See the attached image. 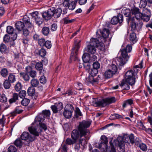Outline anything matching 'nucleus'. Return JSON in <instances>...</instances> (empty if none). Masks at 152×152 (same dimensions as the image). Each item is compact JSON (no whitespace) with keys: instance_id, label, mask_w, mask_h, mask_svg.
<instances>
[{"instance_id":"nucleus-1","label":"nucleus","mask_w":152,"mask_h":152,"mask_svg":"<svg viewBox=\"0 0 152 152\" xmlns=\"http://www.w3.org/2000/svg\"><path fill=\"white\" fill-rule=\"evenodd\" d=\"M37 121H35L31 124V126L28 128V130L34 136L30 134L27 132H23L20 135V137L22 140H27L29 142H32L35 139V136H38L41 132L42 129L45 130L47 129V126L44 123L39 122V126L35 125Z\"/></svg>"},{"instance_id":"nucleus-2","label":"nucleus","mask_w":152,"mask_h":152,"mask_svg":"<svg viewBox=\"0 0 152 152\" xmlns=\"http://www.w3.org/2000/svg\"><path fill=\"white\" fill-rule=\"evenodd\" d=\"M91 123L90 120H83L79 123L77 130L80 135V143L83 145H86L87 144L86 139L90 133L89 130L87 128L90 126Z\"/></svg>"},{"instance_id":"nucleus-3","label":"nucleus","mask_w":152,"mask_h":152,"mask_svg":"<svg viewBox=\"0 0 152 152\" xmlns=\"http://www.w3.org/2000/svg\"><path fill=\"white\" fill-rule=\"evenodd\" d=\"M71 137L73 140L70 138H67L65 141L66 144L69 145H73L76 143L78 140V143H77L75 146V149H78L80 147V145L85 147L86 145H83L80 143L79 140L80 139V135L79 134V132L77 130H74L72 133Z\"/></svg>"},{"instance_id":"nucleus-4","label":"nucleus","mask_w":152,"mask_h":152,"mask_svg":"<svg viewBox=\"0 0 152 152\" xmlns=\"http://www.w3.org/2000/svg\"><path fill=\"white\" fill-rule=\"evenodd\" d=\"M62 12V9L58 8L56 10L54 7H52L48 9L47 12H44L42 14L43 17L46 20H48L53 16L56 18L60 17Z\"/></svg>"},{"instance_id":"nucleus-5","label":"nucleus","mask_w":152,"mask_h":152,"mask_svg":"<svg viewBox=\"0 0 152 152\" xmlns=\"http://www.w3.org/2000/svg\"><path fill=\"white\" fill-rule=\"evenodd\" d=\"M138 69L136 68H134L128 71L125 74V79L126 81L129 82L132 86L135 82V76L138 72Z\"/></svg>"},{"instance_id":"nucleus-6","label":"nucleus","mask_w":152,"mask_h":152,"mask_svg":"<svg viewBox=\"0 0 152 152\" xmlns=\"http://www.w3.org/2000/svg\"><path fill=\"white\" fill-rule=\"evenodd\" d=\"M127 19L128 23L129 21H131V27L132 30L139 32L141 30L143 25V23L142 22L136 20L133 17L132 18H130Z\"/></svg>"},{"instance_id":"nucleus-7","label":"nucleus","mask_w":152,"mask_h":152,"mask_svg":"<svg viewBox=\"0 0 152 152\" xmlns=\"http://www.w3.org/2000/svg\"><path fill=\"white\" fill-rule=\"evenodd\" d=\"M121 56L117 58L116 64L117 65L122 66L124 64L129 58V56L127 54L128 53L126 50L125 49L121 50Z\"/></svg>"},{"instance_id":"nucleus-8","label":"nucleus","mask_w":152,"mask_h":152,"mask_svg":"<svg viewBox=\"0 0 152 152\" xmlns=\"http://www.w3.org/2000/svg\"><path fill=\"white\" fill-rule=\"evenodd\" d=\"M116 101V99L114 97L106 98L102 100L98 101L96 104L99 106L104 107L108 104L114 103Z\"/></svg>"},{"instance_id":"nucleus-9","label":"nucleus","mask_w":152,"mask_h":152,"mask_svg":"<svg viewBox=\"0 0 152 152\" xmlns=\"http://www.w3.org/2000/svg\"><path fill=\"white\" fill-rule=\"evenodd\" d=\"M81 42V40H80L78 41H75V45L72 48L71 52V54L70 56V59L72 60V58L74 57L75 60L77 58V52L79 48L80 44V43Z\"/></svg>"},{"instance_id":"nucleus-10","label":"nucleus","mask_w":152,"mask_h":152,"mask_svg":"<svg viewBox=\"0 0 152 152\" xmlns=\"http://www.w3.org/2000/svg\"><path fill=\"white\" fill-rule=\"evenodd\" d=\"M114 143L115 145L118 146L119 152H125L124 142L121 137H118L114 140Z\"/></svg>"},{"instance_id":"nucleus-11","label":"nucleus","mask_w":152,"mask_h":152,"mask_svg":"<svg viewBox=\"0 0 152 152\" xmlns=\"http://www.w3.org/2000/svg\"><path fill=\"white\" fill-rule=\"evenodd\" d=\"M102 141L99 145V148H102L104 151L105 150L107 151V144L108 143V140L107 137L105 135H102L101 137Z\"/></svg>"},{"instance_id":"nucleus-12","label":"nucleus","mask_w":152,"mask_h":152,"mask_svg":"<svg viewBox=\"0 0 152 152\" xmlns=\"http://www.w3.org/2000/svg\"><path fill=\"white\" fill-rule=\"evenodd\" d=\"M123 16L120 14L118 15L117 17H114L111 20V23L113 25L117 24L118 23H122L123 21Z\"/></svg>"},{"instance_id":"nucleus-13","label":"nucleus","mask_w":152,"mask_h":152,"mask_svg":"<svg viewBox=\"0 0 152 152\" xmlns=\"http://www.w3.org/2000/svg\"><path fill=\"white\" fill-rule=\"evenodd\" d=\"M32 18L35 21V23L38 25H40L42 23L41 18L38 16V13L37 12H33L31 14Z\"/></svg>"},{"instance_id":"nucleus-14","label":"nucleus","mask_w":152,"mask_h":152,"mask_svg":"<svg viewBox=\"0 0 152 152\" xmlns=\"http://www.w3.org/2000/svg\"><path fill=\"white\" fill-rule=\"evenodd\" d=\"M132 15H134L136 20H140L142 15V14L140 13L139 11V9L137 8H134L132 10Z\"/></svg>"},{"instance_id":"nucleus-15","label":"nucleus","mask_w":152,"mask_h":152,"mask_svg":"<svg viewBox=\"0 0 152 152\" xmlns=\"http://www.w3.org/2000/svg\"><path fill=\"white\" fill-rule=\"evenodd\" d=\"M115 62L116 63V61H113V64L109 65L107 67V69L111 72L114 75L116 73L118 70L116 65L114 64Z\"/></svg>"},{"instance_id":"nucleus-16","label":"nucleus","mask_w":152,"mask_h":152,"mask_svg":"<svg viewBox=\"0 0 152 152\" xmlns=\"http://www.w3.org/2000/svg\"><path fill=\"white\" fill-rule=\"evenodd\" d=\"M129 85H131V84L129 82H127L126 81V79H124L120 84V86L122 90H128L130 88Z\"/></svg>"},{"instance_id":"nucleus-17","label":"nucleus","mask_w":152,"mask_h":152,"mask_svg":"<svg viewBox=\"0 0 152 152\" xmlns=\"http://www.w3.org/2000/svg\"><path fill=\"white\" fill-rule=\"evenodd\" d=\"M23 20L25 23L26 27H27L28 29L33 27V25L30 21V19L27 15H25L23 18Z\"/></svg>"},{"instance_id":"nucleus-18","label":"nucleus","mask_w":152,"mask_h":152,"mask_svg":"<svg viewBox=\"0 0 152 152\" xmlns=\"http://www.w3.org/2000/svg\"><path fill=\"white\" fill-rule=\"evenodd\" d=\"M15 26L18 30L21 31L25 26V25L23 22L18 21L15 23Z\"/></svg>"},{"instance_id":"nucleus-19","label":"nucleus","mask_w":152,"mask_h":152,"mask_svg":"<svg viewBox=\"0 0 152 152\" xmlns=\"http://www.w3.org/2000/svg\"><path fill=\"white\" fill-rule=\"evenodd\" d=\"M96 47L89 45L87 46V52L92 54H94L96 51Z\"/></svg>"},{"instance_id":"nucleus-20","label":"nucleus","mask_w":152,"mask_h":152,"mask_svg":"<svg viewBox=\"0 0 152 152\" xmlns=\"http://www.w3.org/2000/svg\"><path fill=\"white\" fill-rule=\"evenodd\" d=\"M123 13L124 14V15L126 16V17H128V18H126V20L128 21L127 19L128 18H134V16L132 18H131L130 17L132 14V10H130L129 9H125L123 11Z\"/></svg>"},{"instance_id":"nucleus-21","label":"nucleus","mask_w":152,"mask_h":152,"mask_svg":"<svg viewBox=\"0 0 152 152\" xmlns=\"http://www.w3.org/2000/svg\"><path fill=\"white\" fill-rule=\"evenodd\" d=\"M19 75L21 78H23L26 81H28L30 79V77L27 73L23 72H20Z\"/></svg>"},{"instance_id":"nucleus-22","label":"nucleus","mask_w":152,"mask_h":152,"mask_svg":"<svg viewBox=\"0 0 152 152\" xmlns=\"http://www.w3.org/2000/svg\"><path fill=\"white\" fill-rule=\"evenodd\" d=\"M99 31L102 37L104 39L108 37L109 35V31L108 29L104 28L102 31Z\"/></svg>"},{"instance_id":"nucleus-23","label":"nucleus","mask_w":152,"mask_h":152,"mask_svg":"<svg viewBox=\"0 0 152 152\" xmlns=\"http://www.w3.org/2000/svg\"><path fill=\"white\" fill-rule=\"evenodd\" d=\"M148 12V15H146L145 14H142V18L141 20H143L145 22L148 21L150 18V12L149 10H147Z\"/></svg>"},{"instance_id":"nucleus-24","label":"nucleus","mask_w":152,"mask_h":152,"mask_svg":"<svg viewBox=\"0 0 152 152\" xmlns=\"http://www.w3.org/2000/svg\"><path fill=\"white\" fill-rule=\"evenodd\" d=\"M129 39L133 44L136 43L137 42V39L136 34L135 33H132L130 34Z\"/></svg>"},{"instance_id":"nucleus-25","label":"nucleus","mask_w":152,"mask_h":152,"mask_svg":"<svg viewBox=\"0 0 152 152\" xmlns=\"http://www.w3.org/2000/svg\"><path fill=\"white\" fill-rule=\"evenodd\" d=\"M99 42L96 38H91L90 40L89 45L97 47Z\"/></svg>"},{"instance_id":"nucleus-26","label":"nucleus","mask_w":152,"mask_h":152,"mask_svg":"<svg viewBox=\"0 0 152 152\" xmlns=\"http://www.w3.org/2000/svg\"><path fill=\"white\" fill-rule=\"evenodd\" d=\"M82 59L84 62H88L90 60V55L88 53H84L82 56Z\"/></svg>"},{"instance_id":"nucleus-27","label":"nucleus","mask_w":152,"mask_h":152,"mask_svg":"<svg viewBox=\"0 0 152 152\" xmlns=\"http://www.w3.org/2000/svg\"><path fill=\"white\" fill-rule=\"evenodd\" d=\"M124 138L127 139V140H126V141H125L126 142H127L129 139L131 143L133 144L134 143V137L133 134H132L130 135L129 136H124Z\"/></svg>"},{"instance_id":"nucleus-28","label":"nucleus","mask_w":152,"mask_h":152,"mask_svg":"<svg viewBox=\"0 0 152 152\" xmlns=\"http://www.w3.org/2000/svg\"><path fill=\"white\" fill-rule=\"evenodd\" d=\"M113 75L114 74L107 69L104 73V76L107 78L112 77Z\"/></svg>"},{"instance_id":"nucleus-29","label":"nucleus","mask_w":152,"mask_h":152,"mask_svg":"<svg viewBox=\"0 0 152 152\" xmlns=\"http://www.w3.org/2000/svg\"><path fill=\"white\" fill-rule=\"evenodd\" d=\"M18 94L16 93H14L13 94L12 97L9 100L10 103H12L15 102L18 99Z\"/></svg>"},{"instance_id":"nucleus-30","label":"nucleus","mask_w":152,"mask_h":152,"mask_svg":"<svg viewBox=\"0 0 152 152\" xmlns=\"http://www.w3.org/2000/svg\"><path fill=\"white\" fill-rule=\"evenodd\" d=\"M31 84L32 87H37L39 85V81L36 79H33L31 80Z\"/></svg>"},{"instance_id":"nucleus-31","label":"nucleus","mask_w":152,"mask_h":152,"mask_svg":"<svg viewBox=\"0 0 152 152\" xmlns=\"http://www.w3.org/2000/svg\"><path fill=\"white\" fill-rule=\"evenodd\" d=\"M64 110H66L72 113L74 110V108L72 105L69 104L66 105L64 108Z\"/></svg>"},{"instance_id":"nucleus-32","label":"nucleus","mask_w":152,"mask_h":152,"mask_svg":"<svg viewBox=\"0 0 152 152\" xmlns=\"http://www.w3.org/2000/svg\"><path fill=\"white\" fill-rule=\"evenodd\" d=\"M98 70L93 68L89 70V73L91 76H95L98 73Z\"/></svg>"},{"instance_id":"nucleus-33","label":"nucleus","mask_w":152,"mask_h":152,"mask_svg":"<svg viewBox=\"0 0 152 152\" xmlns=\"http://www.w3.org/2000/svg\"><path fill=\"white\" fill-rule=\"evenodd\" d=\"M37 54L40 55L42 57H44L46 55V51L44 49L42 48L38 51Z\"/></svg>"},{"instance_id":"nucleus-34","label":"nucleus","mask_w":152,"mask_h":152,"mask_svg":"<svg viewBox=\"0 0 152 152\" xmlns=\"http://www.w3.org/2000/svg\"><path fill=\"white\" fill-rule=\"evenodd\" d=\"M8 80L10 83H14L16 81L15 75L12 74H10L8 77Z\"/></svg>"},{"instance_id":"nucleus-35","label":"nucleus","mask_w":152,"mask_h":152,"mask_svg":"<svg viewBox=\"0 0 152 152\" xmlns=\"http://www.w3.org/2000/svg\"><path fill=\"white\" fill-rule=\"evenodd\" d=\"M63 114L66 118H69L71 117L72 113L66 110H64Z\"/></svg>"},{"instance_id":"nucleus-36","label":"nucleus","mask_w":152,"mask_h":152,"mask_svg":"<svg viewBox=\"0 0 152 152\" xmlns=\"http://www.w3.org/2000/svg\"><path fill=\"white\" fill-rule=\"evenodd\" d=\"M27 93L29 95H33L35 93V88L32 87H29L28 89Z\"/></svg>"},{"instance_id":"nucleus-37","label":"nucleus","mask_w":152,"mask_h":152,"mask_svg":"<svg viewBox=\"0 0 152 152\" xmlns=\"http://www.w3.org/2000/svg\"><path fill=\"white\" fill-rule=\"evenodd\" d=\"M76 4L75 2L72 1L68 5V7L69 9L71 10H74Z\"/></svg>"},{"instance_id":"nucleus-38","label":"nucleus","mask_w":152,"mask_h":152,"mask_svg":"<svg viewBox=\"0 0 152 152\" xmlns=\"http://www.w3.org/2000/svg\"><path fill=\"white\" fill-rule=\"evenodd\" d=\"M30 102V100L26 98H25L23 99L21 102V104L24 106H27Z\"/></svg>"},{"instance_id":"nucleus-39","label":"nucleus","mask_w":152,"mask_h":152,"mask_svg":"<svg viewBox=\"0 0 152 152\" xmlns=\"http://www.w3.org/2000/svg\"><path fill=\"white\" fill-rule=\"evenodd\" d=\"M35 68L38 70H42L43 68V65L41 62H37L35 65Z\"/></svg>"},{"instance_id":"nucleus-40","label":"nucleus","mask_w":152,"mask_h":152,"mask_svg":"<svg viewBox=\"0 0 152 152\" xmlns=\"http://www.w3.org/2000/svg\"><path fill=\"white\" fill-rule=\"evenodd\" d=\"M9 80H5L4 83V88L6 89H8L11 86V84Z\"/></svg>"},{"instance_id":"nucleus-41","label":"nucleus","mask_w":152,"mask_h":152,"mask_svg":"<svg viewBox=\"0 0 152 152\" xmlns=\"http://www.w3.org/2000/svg\"><path fill=\"white\" fill-rule=\"evenodd\" d=\"M97 47H98L99 50L102 51H104L105 49L104 45L102 42H99Z\"/></svg>"},{"instance_id":"nucleus-42","label":"nucleus","mask_w":152,"mask_h":152,"mask_svg":"<svg viewBox=\"0 0 152 152\" xmlns=\"http://www.w3.org/2000/svg\"><path fill=\"white\" fill-rule=\"evenodd\" d=\"M42 32L44 35L47 36L49 33V28L48 27H45L42 28Z\"/></svg>"},{"instance_id":"nucleus-43","label":"nucleus","mask_w":152,"mask_h":152,"mask_svg":"<svg viewBox=\"0 0 152 152\" xmlns=\"http://www.w3.org/2000/svg\"><path fill=\"white\" fill-rule=\"evenodd\" d=\"M15 145L17 146H20L22 145V140L20 138H18L14 142Z\"/></svg>"},{"instance_id":"nucleus-44","label":"nucleus","mask_w":152,"mask_h":152,"mask_svg":"<svg viewBox=\"0 0 152 152\" xmlns=\"http://www.w3.org/2000/svg\"><path fill=\"white\" fill-rule=\"evenodd\" d=\"M138 146L143 151H145L147 149V146L144 143H141L139 144Z\"/></svg>"},{"instance_id":"nucleus-45","label":"nucleus","mask_w":152,"mask_h":152,"mask_svg":"<svg viewBox=\"0 0 152 152\" xmlns=\"http://www.w3.org/2000/svg\"><path fill=\"white\" fill-rule=\"evenodd\" d=\"M137 126L140 129L145 130V128L143 125L142 122L140 121L138 122L137 124Z\"/></svg>"},{"instance_id":"nucleus-46","label":"nucleus","mask_w":152,"mask_h":152,"mask_svg":"<svg viewBox=\"0 0 152 152\" xmlns=\"http://www.w3.org/2000/svg\"><path fill=\"white\" fill-rule=\"evenodd\" d=\"M147 2L146 0H141L140 3V8H145L146 6Z\"/></svg>"},{"instance_id":"nucleus-47","label":"nucleus","mask_w":152,"mask_h":152,"mask_svg":"<svg viewBox=\"0 0 152 152\" xmlns=\"http://www.w3.org/2000/svg\"><path fill=\"white\" fill-rule=\"evenodd\" d=\"M39 45L41 46H43L45 43V39L41 37L38 41Z\"/></svg>"},{"instance_id":"nucleus-48","label":"nucleus","mask_w":152,"mask_h":152,"mask_svg":"<svg viewBox=\"0 0 152 152\" xmlns=\"http://www.w3.org/2000/svg\"><path fill=\"white\" fill-rule=\"evenodd\" d=\"M14 28L10 26H8L7 27V32L9 34H12L13 33Z\"/></svg>"},{"instance_id":"nucleus-49","label":"nucleus","mask_w":152,"mask_h":152,"mask_svg":"<svg viewBox=\"0 0 152 152\" xmlns=\"http://www.w3.org/2000/svg\"><path fill=\"white\" fill-rule=\"evenodd\" d=\"M7 49L5 45L3 43L1 44L0 46V51L2 53L4 52Z\"/></svg>"},{"instance_id":"nucleus-50","label":"nucleus","mask_w":152,"mask_h":152,"mask_svg":"<svg viewBox=\"0 0 152 152\" xmlns=\"http://www.w3.org/2000/svg\"><path fill=\"white\" fill-rule=\"evenodd\" d=\"M9 152H17V149L14 146L11 145L8 149Z\"/></svg>"},{"instance_id":"nucleus-51","label":"nucleus","mask_w":152,"mask_h":152,"mask_svg":"<svg viewBox=\"0 0 152 152\" xmlns=\"http://www.w3.org/2000/svg\"><path fill=\"white\" fill-rule=\"evenodd\" d=\"M15 89L17 91H20L22 88V85L20 83H18L15 86Z\"/></svg>"},{"instance_id":"nucleus-52","label":"nucleus","mask_w":152,"mask_h":152,"mask_svg":"<svg viewBox=\"0 0 152 152\" xmlns=\"http://www.w3.org/2000/svg\"><path fill=\"white\" fill-rule=\"evenodd\" d=\"M94 76H91L88 78V81L91 83H94L97 82V80L95 79Z\"/></svg>"},{"instance_id":"nucleus-53","label":"nucleus","mask_w":152,"mask_h":152,"mask_svg":"<svg viewBox=\"0 0 152 152\" xmlns=\"http://www.w3.org/2000/svg\"><path fill=\"white\" fill-rule=\"evenodd\" d=\"M7 101V99L4 94H2L0 97V101L1 102H5Z\"/></svg>"},{"instance_id":"nucleus-54","label":"nucleus","mask_w":152,"mask_h":152,"mask_svg":"<svg viewBox=\"0 0 152 152\" xmlns=\"http://www.w3.org/2000/svg\"><path fill=\"white\" fill-rule=\"evenodd\" d=\"M44 46H45L48 49L50 48L52 46L51 42L49 40L45 41Z\"/></svg>"},{"instance_id":"nucleus-55","label":"nucleus","mask_w":152,"mask_h":152,"mask_svg":"<svg viewBox=\"0 0 152 152\" xmlns=\"http://www.w3.org/2000/svg\"><path fill=\"white\" fill-rule=\"evenodd\" d=\"M1 73L2 76L3 77L6 76L8 74L7 69L5 68L2 69L1 71Z\"/></svg>"},{"instance_id":"nucleus-56","label":"nucleus","mask_w":152,"mask_h":152,"mask_svg":"<svg viewBox=\"0 0 152 152\" xmlns=\"http://www.w3.org/2000/svg\"><path fill=\"white\" fill-rule=\"evenodd\" d=\"M11 39L10 36L6 34L4 37L3 40L4 42L6 43H8Z\"/></svg>"},{"instance_id":"nucleus-57","label":"nucleus","mask_w":152,"mask_h":152,"mask_svg":"<svg viewBox=\"0 0 152 152\" xmlns=\"http://www.w3.org/2000/svg\"><path fill=\"white\" fill-rule=\"evenodd\" d=\"M30 76L32 78H34L37 75V72L35 70H32L29 73Z\"/></svg>"},{"instance_id":"nucleus-58","label":"nucleus","mask_w":152,"mask_h":152,"mask_svg":"<svg viewBox=\"0 0 152 152\" xmlns=\"http://www.w3.org/2000/svg\"><path fill=\"white\" fill-rule=\"evenodd\" d=\"M21 106L17 107L15 110L18 114L20 113L23 111V110L21 109Z\"/></svg>"},{"instance_id":"nucleus-59","label":"nucleus","mask_w":152,"mask_h":152,"mask_svg":"<svg viewBox=\"0 0 152 152\" xmlns=\"http://www.w3.org/2000/svg\"><path fill=\"white\" fill-rule=\"evenodd\" d=\"M52 110L54 113H56L59 110V109H58V108L56 104L54 105H52L51 107Z\"/></svg>"},{"instance_id":"nucleus-60","label":"nucleus","mask_w":152,"mask_h":152,"mask_svg":"<svg viewBox=\"0 0 152 152\" xmlns=\"http://www.w3.org/2000/svg\"><path fill=\"white\" fill-rule=\"evenodd\" d=\"M64 23L65 24H67L73 22L75 20L74 19L69 20L67 18H65L64 19Z\"/></svg>"},{"instance_id":"nucleus-61","label":"nucleus","mask_w":152,"mask_h":152,"mask_svg":"<svg viewBox=\"0 0 152 152\" xmlns=\"http://www.w3.org/2000/svg\"><path fill=\"white\" fill-rule=\"evenodd\" d=\"M26 94V92L25 91H21L19 93V96L21 98L25 97Z\"/></svg>"},{"instance_id":"nucleus-62","label":"nucleus","mask_w":152,"mask_h":152,"mask_svg":"<svg viewBox=\"0 0 152 152\" xmlns=\"http://www.w3.org/2000/svg\"><path fill=\"white\" fill-rule=\"evenodd\" d=\"M83 66L84 68L86 70H89L90 69V65L89 63L88 62H84Z\"/></svg>"},{"instance_id":"nucleus-63","label":"nucleus","mask_w":152,"mask_h":152,"mask_svg":"<svg viewBox=\"0 0 152 152\" xmlns=\"http://www.w3.org/2000/svg\"><path fill=\"white\" fill-rule=\"evenodd\" d=\"M40 83H41L45 84L46 82V79L44 76H42L39 79Z\"/></svg>"},{"instance_id":"nucleus-64","label":"nucleus","mask_w":152,"mask_h":152,"mask_svg":"<svg viewBox=\"0 0 152 152\" xmlns=\"http://www.w3.org/2000/svg\"><path fill=\"white\" fill-rule=\"evenodd\" d=\"M29 33V31L27 28H24L23 31V34L25 37L28 36Z\"/></svg>"}]
</instances>
